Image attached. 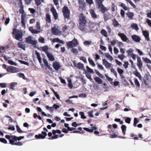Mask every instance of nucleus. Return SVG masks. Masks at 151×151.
<instances>
[{
  "instance_id": "obj_1",
  "label": "nucleus",
  "mask_w": 151,
  "mask_h": 151,
  "mask_svg": "<svg viewBox=\"0 0 151 151\" xmlns=\"http://www.w3.org/2000/svg\"><path fill=\"white\" fill-rule=\"evenodd\" d=\"M13 34L14 35L16 39L20 41H22L23 34L21 31L14 28L13 29Z\"/></svg>"
},
{
  "instance_id": "obj_2",
  "label": "nucleus",
  "mask_w": 151,
  "mask_h": 151,
  "mask_svg": "<svg viewBox=\"0 0 151 151\" xmlns=\"http://www.w3.org/2000/svg\"><path fill=\"white\" fill-rule=\"evenodd\" d=\"M86 18L82 14L80 15L79 19V27L81 30H84V27L86 24Z\"/></svg>"
},
{
  "instance_id": "obj_3",
  "label": "nucleus",
  "mask_w": 151,
  "mask_h": 151,
  "mask_svg": "<svg viewBox=\"0 0 151 151\" xmlns=\"http://www.w3.org/2000/svg\"><path fill=\"white\" fill-rule=\"evenodd\" d=\"M52 34L56 35H60L62 34V32L60 30L59 27L57 25H55L52 28Z\"/></svg>"
},
{
  "instance_id": "obj_4",
  "label": "nucleus",
  "mask_w": 151,
  "mask_h": 151,
  "mask_svg": "<svg viewBox=\"0 0 151 151\" xmlns=\"http://www.w3.org/2000/svg\"><path fill=\"white\" fill-rule=\"evenodd\" d=\"M4 68L6 69L8 72L11 73H16L19 71L17 68L12 66H9L6 68V65H5Z\"/></svg>"
},
{
  "instance_id": "obj_5",
  "label": "nucleus",
  "mask_w": 151,
  "mask_h": 151,
  "mask_svg": "<svg viewBox=\"0 0 151 151\" xmlns=\"http://www.w3.org/2000/svg\"><path fill=\"white\" fill-rule=\"evenodd\" d=\"M78 43L77 40L74 39L71 41L67 42L66 44L68 48H72L75 47Z\"/></svg>"
},
{
  "instance_id": "obj_6",
  "label": "nucleus",
  "mask_w": 151,
  "mask_h": 151,
  "mask_svg": "<svg viewBox=\"0 0 151 151\" xmlns=\"http://www.w3.org/2000/svg\"><path fill=\"white\" fill-rule=\"evenodd\" d=\"M62 11L65 18L68 19L69 17L70 11L68 7L66 6H64L63 8Z\"/></svg>"
},
{
  "instance_id": "obj_7",
  "label": "nucleus",
  "mask_w": 151,
  "mask_h": 151,
  "mask_svg": "<svg viewBox=\"0 0 151 151\" xmlns=\"http://www.w3.org/2000/svg\"><path fill=\"white\" fill-rule=\"evenodd\" d=\"M26 42L33 45H35L37 43V41L35 40L33 37L31 36H29L26 38Z\"/></svg>"
},
{
  "instance_id": "obj_8",
  "label": "nucleus",
  "mask_w": 151,
  "mask_h": 151,
  "mask_svg": "<svg viewBox=\"0 0 151 151\" xmlns=\"http://www.w3.org/2000/svg\"><path fill=\"white\" fill-rule=\"evenodd\" d=\"M103 64L104 65L106 68L109 69L112 67V64L109 63L105 59L102 60Z\"/></svg>"
},
{
  "instance_id": "obj_9",
  "label": "nucleus",
  "mask_w": 151,
  "mask_h": 151,
  "mask_svg": "<svg viewBox=\"0 0 151 151\" xmlns=\"http://www.w3.org/2000/svg\"><path fill=\"white\" fill-rule=\"evenodd\" d=\"M137 65L139 69L142 70V68L143 65V63L140 57H137Z\"/></svg>"
},
{
  "instance_id": "obj_10",
  "label": "nucleus",
  "mask_w": 151,
  "mask_h": 151,
  "mask_svg": "<svg viewBox=\"0 0 151 151\" xmlns=\"http://www.w3.org/2000/svg\"><path fill=\"white\" fill-rule=\"evenodd\" d=\"M118 35L121 38L122 40L124 42H126L128 40V38L123 33H119Z\"/></svg>"
},
{
  "instance_id": "obj_11",
  "label": "nucleus",
  "mask_w": 151,
  "mask_h": 151,
  "mask_svg": "<svg viewBox=\"0 0 151 151\" xmlns=\"http://www.w3.org/2000/svg\"><path fill=\"white\" fill-rule=\"evenodd\" d=\"M98 8L100 9L101 12L103 13H104L108 10V9L102 4V3L98 5Z\"/></svg>"
},
{
  "instance_id": "obj_12",
  "label": "nucleus",
  "mask_w": 151,
  "mask_h": 151,
  "mask_svg": "<svg viewBox=\"0 0 151 151\" xmlns=\"http://www.w3.org/2000/svg\"><path fill=\"white\" fill-rule=\"evenodd\" d=\"M132 38L133 40L136 42H139L141 40L140 37L136 35H132Z\"/></svg>"
},
{
  "instance_id": "obj_13",
  "label": "nucleus",
  "mask_w": 151,
  "mask_h": 151,
  "mask_svg": "<svg viewBox=\"0 0 151 151\" xmlns=\"http://www.w3.org/2000/svg\"><path fill=\"white\" fill-rule=\"evenodd\" d=\"M90 13L91 14V17L94 19L97 18L99 16L96 14L95 11L92 9L89 10Z\"/></svg>"
},
{
  "instance_id": "obj_14",
  "label": "nucleus",
  "mask_w": 151,
  "mask_h": 151,
  "mask_svg": "<svg viewBox=\"0 0 151 151\" xmlns=\"http://www.w3.org/2000/svg\"><path fill=\"white\" fill-rule=\"evenodd\" d=\"M50 11L52 13L55 19H57L58 18V14L55 9L54 7H52Z\"/></svg>"
},
{
  "instance_id": "obj_15",
  "label": "nucleus",
  "mask_w": 151,
  "mask_h": 151,
  "mask_svg": "<svg viewBox=\"0 0 151 151\" xmlns=\"http://www.w3.org/2000/svg\"><path fill=\"white\" fill-rule=\"evenodd\" d=\"M53 67L55 70H58L60 68V65L59 63L55 61L53 63Z\"/></svg>"
},
{
  "instance_id": "obj_16",
  "label": "nucleus",
  "mask_w": 151,
  "mask_h": 151,
  "mask_svg": "<svg viewBox=\"0 0 151 151\" xmlns=\"http://www.w3.org/2000/svg\"><path fill=\"white\" fill-rule=\"evenodd\" d=\"M41 50L44 52L46 54L49 52H48V50L49 49L48 47L47 46L45 45L43 47H41L40 48Z\"/></svg>"
},
{
  "instance_id": "obj_17",
  "label": "nucleus",
  "mask_w": 151,
  "mask_h": 151,
  "mask_svg": "<svg viewBox=\"0 0 151 151\" xmlns=\"http://www.w3.org/2000/svg\"><path fill=\"white\" fill-rule=\"evenodd\" d=\"M19 12L20 13H21L23 14V13L21 11H20ZM25 15H24V14H23L21 16V23L23 26L24 27L25 26Z\"/></svg>"
},
{
  "instance_id": "obj_18",
  "label": "nucleus",
  "mask_w": 151,
  "mask_h": 151,
  "mask_svg": "<svg viewBox=\"0 0 151 151\" xmlns=\"http://www.w3.org/2000/svg\"><path fill=\"white\" fill-rule=\"evenodd\" d=\"M117 71L121 77L122 78H124V76L123 75L124 72L123 70L119 68H117Z\"/></svg>"
},
{
  "instance_id": "obj_19",
  "label": "nucleus",
  "mask_w": 151,
  "mask_h": 151,
  "mask_svg": "<svg viewBox=\"0 0 151 151\" xmlns=\"http://www.w3.org/2000/svg\"><path fill=\"white\" fill-rule=\"evenodd\" d=\"M112 24L115 27H119V26H121V25L115 19L112 20Z\"/></svg>"
},
{
  "instance_id": "obj_20",
  "label": "nucleus",
  "mask_w": 151,
  "mask_h": 151,
  "mask_svg": "<svg viewBox=\"0 0 151 151\" xmlns=\"http://www.w3.org/2000/svg\"><path fill=\"white\" fill-rule=\"evenodd\" d=\"M47 55L50 60L53 61L55 60L54 57L51 53L49 52L47 53Z\"/></svg>"
},
{
  "instance_id": "obj_21",
  "label": "nucleus",
  "mask_w": 151,
  "mask_h": 151,
  "mask_svg": "<svg viewBox=\"0 0 151 151\" xmlns=\"http://www.w3.org/2000/svg\"><path fill=\"white\" fill-rule=\"evenodd\" d=\"M105 55L106 58L109 60L110 61H111L113 60V58L109 53H105Z\"/></svg>"
},
{
  "instance_id": "obj_22",
  "label": "nucleus",
  "mask_w": 151,
  "mask_h": 151,
  "mask_svg": "<svg viewBox=\"0 0 151 151\" xmlns=\"http://www.w3.org/2000/svg\"><path fill=\"white\" fill-rule=\"evenodd\" d=\"M94 80L98 84H101L103 83L102 80L98 77H95Z\"/></svg>"
},
{
  "instance_id": "obj_23",
  "label": "nucleus",
  "mask_w": 151,
  "mask_h": 151,
  "mask_svg": "<svg viewBox=\"0 0 151 151\" xmlns=\"http://www.w3.org/2000/svg\"><path fill=\"white\" fill-rule=\"evenodd\" d=\"M143 33L145 37V39L147 41L149 40V33L148 32L146 31H143Z\"/></svg>"
},
{
  "instance_id": "obj_24",
  "label": "nucleus",
  "mask_w": 151,
  "mask_h": 151,
  "mask_svg": "<svg viewBox=\"0 0 151 151\" xmlns=\"http://www.w3.org/2000/svg\"><path fill=\"white\" fill-rule=\"evenodd\" d=\"M133 73L136 76L138 77L140 80H142V77L140 73L138 71H136L134 72Z\"/></svg>"
},
{
  "instance_id": "obj_25",
  "label": "nucleus",
  "mask_w": 151,
  "mask_h": 151,
  "mask_svg": "<svg viewBox=\"0 0 151 151\" xmlns=\"http://www.w3.org/2000/svg\"><path fill=\"white\" fill-rule=\"evenodd\" d=\"M35 54L36 55L37 58V59H38L39 63H42V59L41 58V56L40 55V54L39 52H37V51H36L35 52Z\"/></svg>"
},
{
  "instance_id": "obj_26",
  "label": "nucleus",
  "mask_w": 151,
  "mask_h": 151,
  "mask_svg": "<svg viewBox=\"0 0 151 151\" xmlns=\"http://www.w3.org/2000/svg\"><path fill=\"white\" fill-rule=\"evenodd\" d=\"M29 30L33 34H37L38 32L37 30L34 29L33 27H29Z\"/></svg>"
},
{
  "instance_id": "obj_27",
  "label": "nucleus",
  "mask_w": 151,
  "mask_h": 151,
  "mask_svg": "<svg viewBox=\"0 0 151 151\" xmlns=\"http://www.w3.org/2000/svg\"><path fill=\"white\" fill-rule=\"evenodd\" d=\"M18 47L20 48H21L22 49L25 50V46L24 45L23 42H19L18 43Z\"/></svg>"
},
{
  "instance_id": "obj_28",
  "label": "nucleus",
  "mask_w": 151,
  "mask_h": 151,
  "mask_svg": "<svg viewBox=\"0 0 151 151\" xmlns=\"http://www.w3.org/2000/svg\"><path fill=\"white\" fill-rule=\"evenodd\" d=\"M47 133L44 132H42L41 134H40V136L41 137V139H44L47 136Z\"/></svg>"
},
{
  "instance_id": "obj_29",
  "label": "nucleus",
  "mask_w": 151,
  "mask_h": 151,
  "mask_svg": "<svg viewBox=\"0 0 151 151\" xmlns=\"http://www.w3.org/2000/svg\"><path fill=\"white\" fill-rule=\"evenodd\" d=\"M17 82H12L10 83L9 88L14 89V87L17 85Z\"/></svg>"
},
{
  "instance_id": "obj_30",
  "label": "nucleus",
  "mask_w": 151,
  "mask_h": 151,
  "mask_svg": "<svg viewBox=\"0 0 151 151\" xmlns=\"http://www.w3.org/2000/svg\"><path fill=\"white\" fill-rule=\"evenodd\" d=\"M77 67H78L79 69H82L83 70L84 69V66L83 65L80 63H78Z\"/></svg>"
},
{
  "instance_id": "obj_31",
  "label": "nucleus",
  "mask_w": 151,
  "mask_h": 151,
  "mask_svg": "<svg viewBox=\"0 0 151 151\" xmlns=\"http://www.w3.org/2000/svg\"><path fill=\"white\" fill-rule=\"evenodd\" d=\"M133 50L132 49H130L127 51L128 56H130L133 53Z\"/></svg>"
},
{
  "instance_id": "obj_32",
  "label": "nucleus",
  "mask_w": 151,
  "mask_h": 151,
  "mask_svg": "<svg viewBox=\"0 0 151 151\" xmlns=\"http://www.w3.org/2000/svg\"><path fill=\"white\" fill-rule=\"evenodd\" d=\"M46 21L48 23H50L51 22V20L50 19V15L48 14H47L46 15Z\"/></svg>"
},
{
  "instance_id": "obj_33",
  "label": "nucleus",
  "mask_w": 151,
  "mask_h": 151,
  "mask_svg": "<svg viewBox=\"0 0 151 151\" xmlns=\"http://www.w3.org/2000/svg\"><path fill=\"white\" fill-rule=\"evenodd\" d=\"M121 129H122V133L124 135L125 134V132L126 131V127L124 125H123L121 126Z\"/></svg>"
},
{
  "instance_id": "obj_34",
  "label": "nucleus",
  "mask_w": 151,
  "mask_h": 151,
  "mask_svg": "<svg viewBox=\"0 0 151 151\" xmlns=\"http://www.w3.org/2000/svg\"><path fill=\"white\" fill-rule=\"evenodd\" d=\"M95 71L96 73L98 75V76L101 78H104V76L101 73H100L98 70L95 69Z\"/></svg>"
},
{
  "instance_id": "obj_35",
  "label": "nucleus",
  "mask_w": 151,
  "mask_h": 151,
  "mask_svg": "<svg viewBox=\"0 0 151 151\" xmlns=\"http://www.w3.org/2000/svg\"><path fill=\"white\" fill-rule=\"evenodd\" d=\"M9 48V47L6 46V47H0V52H3L6 49H7Z\"/></svg>"
},
{
  "instance_id": "obj_36",
  "label": "nucleus",
  "mask_w": 151,
  "mask_h": 151,
  "mask_svg": "<svg viewBox=\"0 0 151 151\" xmlns=\"http://www.w3.org/2000/svg\"><path fill=\"white\" fill-rule=\"evenodd\" d=\"M142 59L145 63H150L151 64V60L150 59L147 58H142Z\"/></svg>"
},
{
  "instance_id": "obj_37",
  "label": "nucleus",
  "mask_w": 151,
  "mask_h": 151,
  "mask_svg": "<svg viewBox=\"0 0 151 151\" xmlns=\"http://www.w3.org/2000/svg\"><path fill=\"white\" fill-rule=\"evenodd\" d=\"M17 75L20 78H22L24 79H25L26 78L24 73H20L17 74Z\"/></svg>"
},
{
  "instance_id": "obj_38",
  "label": "nucleus",
  "mask_w": 151,
  "mask_h": 151,
  "mask_svg": "<svg viewBox=\"0 0 151 151\" xmlns=\"http://www.w3.org/2000/svg\"><path fill=\"white\" fill-rule=\"evenodd\" d=\"M86 68L88 72L87 73H94V71L93 70L90 68L88 66H86Z\"/></svg>"
},
{
  "instance_id": "obj_39",
  "label": "nucleus",
  "mask_w": 151,
  "mask_h": 151,
  "mask_svg": "<svg viewBox=\"0 0 151 151\" xmlns=\"http://www.w3.org/2000/svg\"><path fill=\"white\" fill-rule=\"evenodd\" d=\"M8 63L10 65H13L15 66H17V64L12 60H8Z\"/></svg>"
},
{
  "instance_id": "obj_40",
  "label": "nucleus",
  "mask_w": 151,
  "mask_h": 151,
  "mask_svg": "<svg viewBox=\"0 0 151 151\" xmlns=\"http://www.w3.org/2000/svg\"><path fill=\"white\" fill-rule=\"evenodd\" d=\"M101 34L104 36L107 37V33L106 31L104 29H103L101 31Z\"/></svg>"
},
{
  "instance_id": "obj_41",
  "label": "nucleus",
  "mask_w": 151,
  "mask_h": 151,
  "mask_svg": "<svg viewBox=\"0 0 151 151\" xmlns=\"http://www.w3.org/2000/svg\"><path fill=\"white\" fill-rule=\"evenodd\" d=\"M128 17L130 19H132L133 18L134 15L133 13L132 12H129L127 13Z\"/></svg>"
},
{
  "instance_id": "obj_42",
  "label": "nucleus",
  "mask_w": 151,
  "mask_h": 151,
  "mask_svg": "<svg viewBox=\"0 0 151 151\" xmlns=\"http://www.w3.org/2000/svg\"><path fill=\"white\" fill-rule=\"evenodd\" d=\"M131 27L133 29L136 30H137L138 29V27L137 24H133L131 25Z\"/></svg>"
},
{
  "instance_id": "obj_43",
  "label": "nucleus",
  "mask_w": 151,
  "mask_h": 151,
  "mask_svg": "<svg viewBox=\"0 0 151 151\" xmlns=\"http://www.w3.org/2000/svg\"><path fill=\"white\" fill-rule=\"evenodd\" d=\"M88 61L89 63L92 66L94 67L95 66L96 64H95L94 62L92 60L89 58L88 59Z\"/></svg>"
},
{
  "instance_id": "obj_44",
  "label": "nucleus",
  "mask_w": 151,
  "mask_h": 151,
  "mask_svg": "<svg viewBox=\"0 0 151 151\" xmlns=\"http://www.w3.org/2000/svg\"><path fill=\"white\" fill-rule=\"evenodd\" d=\"M92 44L91 41H86L84 42V44L85 45H91Z\"/></svg>"
},
{
  "instance_id": "obj_45",
  "label": "nucleus",
  "mask_w": 151,
  "mask_h": 151,
  "mask_svg": "<svg viewBox=\"0 0 151 151\" xmlns=\"http://www.w3.org/2000/svg\"><path fill=\"white\" fill-rule=\"evenodd\" d=\"M79 114L81 116V118L82 119H85L86 118V117L85 116L83 112L82 111L80 112Z\"/></svg>"
},
{
  "instance_id": "obj_46",
  "label": "nucleus",
  "mask_w": 151,
  "mask_h": 151,
  "mask_svg": "<svg viewBox=\"0 0 151 151\" xmlns=\"http://www.w3.org/2000/svg\"><path fill=\"white\" fill-rule=\"evenodd\" d=\"M86 76L90 80V81H91L92 80V79L91 78V75L89 73L86 72Z\"/></svg>"
},
{
  "instance_id": "obj_47",
  "label": "nucleus",
  "mask_w": 151,
  "mask_h": 151,
  "mask_svg": "<svg viewBox=\"0 0 151 151\" xmlns=\"http://www.w3.org/2000/svg\"><path fill=\"white\" fill-rule=\"evenodd\" d=\"M38 40L40 42L42 43H45L44 38L41 37H40L38 39Z\"/></svg>"
},
{
  "instance_id": "obj_48",
  "label": "nucleus",
  "mask_w": 151,
  "mask_h": 151,
  "mask_svg": "<svg viewBox=\"0 0 151 151\" xmlns=\"http://www.w3.org/2000/svg\"><path fill=\"white\" fill-rule=\"evenodd\" d=\"M118 57L122 60H123L125 57V56L123 54H119L118 55Z\"/></svg>"
},
{
  "instance_id": "obj_49",
  "label": "nucleus",
  "mask_w": 151,
  "mask_h": 151,
  "mask_svg": "<svg viewBox=\"0 0 151 151\" xmlns=\"http://www.w3.org/2000/svg\"><path fill=\"white\" fill-rule=\"evenodd\" d=\"M36 28L37 30L39 31L40 29V23L39 22H37L36 25Z\"/></svg>"
},
{
  "instance_id": "obj_50",
  "label": "nucleus",
  "mask_w": 151,
  "mask_h": 151,
  "mask_svg": "<svg viewBox=\"0 0 151 151\" xmlns=\"http://www.w3.org/2000/svg\"><path fill=\"white\" fill-rule=\"evenodd\" d=\"M97 67L99 70H104V67L102 65L99 63L97 64Z\"/></svg>"
},
{
  "instance_id": "obj_51",
  "label": "nucleus",
  "mask_w": 151,
  "mask_h": 151,
  "mask_svg": "<svg viewBox=\"0 0 151 151\" xmlns=\"http://www.w3.org/2000/svg\"><path fill=\"white\" fill-rule=\"evenodd\" d=\"M16 129L18 132L19 133H22L23 132L18 125H16Z\"/></svg>"
},
{
  "instance_id": "obj_52",
  "label": "nucleus",
  "mask_w": 151,
  "mask_h": 151,
  "mask_svg": "<svg viewBox=\"0 0 151 151\" xmlns=\"http://www.w3.org/2000/svg\"><path fill=\"white\" fill-rule=\"evenodd\" d=\"M111 71L115 75V76H116V77H117V73L116 71L113 68H111Z\"/></svg>"
},
{
  "instance_id": "obj_53",
  "label": "nucleus",
  "mask_w": 151,
  "mask_h": 151,
  "mask_svg": "<svg viewBox=\"0 0 151 151\" xmlns=\"http://www.w3.org/2000/svg\"><path fill=\"white\" fill-rule=\"evenodd\" d=\"M72 52L74 53L77 54L78 52V51L77 49L75 48H73L71 50Z\"/></svg>"
},
{
  "instance_id": "obj_54",
  "label": "nucleus",
  "mask_w": 151,
  "mask_h": 151,
  "mask_svg": "<svg viewBox=\"0 0 151 151\" xmlns=\"http://www.w3.org/2000/svg\"><path fill=\"white\" fill-rule=\"evenodd\" d=\"M18 61L20 62V63L21 64H24L27 65H29V63L26 62H25L22 60H19Z\"/></svg>"
},
{
  "instance_id": "obj_55",
  "label": "nucleus",
  "mask_w": 151,
  "mask_h": 151,
  "mask_svg": "<svg viewBox=\"0 0 151 151\" xmlns=\"http://www.w3.org/2000/svg\"><path fill=\"white\" fill-rule=\"evenodd\" d=\"M134 83L138 87L140 86V84L138 80L136 78L134 79Z\"/></svg>"
},
{
  "instance_id": "obj_56",
  "label": "nucleus",
  "mask_w": 151,
  "mask_h": 151,
  "mask_svg": "<svg viewBox=\"0 0 151 151\" xmlns=\"http://www.w3.org/2000/svg\"><path fill=\"white\" fill-rule=\"evenodd\" d=\"M105 76L107 79L109 81H112L113 79L109 77L106 74H105Z\"/></svg>"
},
{
  "instance_id": "obj_57",
  "label": "nucleus",
  "mask_w": 151,
  "mask_h": 151,
  "mask_svg": "<svg viewBox=\"0 0 151 151\" xmlns=\"http://www.w3.org/2000/svg\"><path fill=\"white\" fill-rule=\"evenodd\" d=\"M0 141L5 144L7 143V141L4 138H0Z\"/></svg>"
},
{
  "instance_id": "obj_58",
  "label": "nucleus",
  "mask_w": 151,
  "mask_h": 151,
  "mask_svg": "<svg viewBox=\"0 0 151 151\" xmlns=\"http://www.w3.org/2000/svg\"><path fill=\"white\" fill-rule=\"evenodd\" d=\"M128 2H129L130 5L133 7L135 8V6L134 4L131 1V0H126Z\"/></svg>"
},
{
  "instance_id": "obj_59",
  "label": "nucleus",
  "mask_w": 151,
  "mask_h": 151,
  "mask_svg": "<svg viewBox=\"0 0 151 151\" xmlns=\"http://www.w3.org/2000/svg\"><path fill=\"white\" fill-rule=\"evenodd\" d=\"M15 145H16L17 146H22L23 145V144L21 142H16L14 143V144Z\"/></svg>"
},
{
  "instance_id": "obj_60",
  "label": "nucleus",
  "mask_w": 151,
  "mask_h": 151,
  "mask_svg": "<svg viewBox=\"0 0 151 151\" xmlns=\"http://www.w3.org/2000/svg\"><path fill=\"white\" fill-rule=\"evenodd\" d=\"M83 129L87 131V132H93V129H89L88 128H86V127H84L83 128Z\"/></svg>"
},
{
  "instance_id": "obj_61",
  "label": "nucleus",
  "mask_w": 151,
  "mask_h": 151,
  "mask_svg": "<svg viewBox=\"0 0 151 151\" xmlns=\"http://www.w3.org/2000/svg\"><path fill=\"white\" fill-rule=\"evenodd\" d=\"M35 1L37 6L40 5L41 4V0H35Z\"/></svg>"
},
{
  "instance_id": "obj_62",
  "label": "nucleus",
  "mask_w": 151,
  "mask_h": 151,
  "mask_svg": "<svg viewBox=\"0 0 151 151\" xmlns=\"http://www.w3.org/2000/svg\"><path fill=\"white\" fill-rule=\"evenodd\" d=\"M137 119L136 118H135L134 119V122L133 125L134 126L136 127L137 125Z\"/></svg>"
},
{
  "instance_id": "obj_63",
  "label": "nucleus",
  "mask_w": 151,
  "mask_h": 151,
  "mask_svg": "<svg viewBox=\"0 0 151 151\" xmlns=\"http://www.w3.org/2000/svg\"><path fill=\"white\" fill-rule=\"evenodd\" d=\"M93 111H91L88 112V115L90 117H93Z\"/></svg>"
},
{
  "instance_id": "obj_64",
  "label": "nucleus",
  "mask_w": 151,
  "mask_h": 151,
  "mask_svg": "<svg viewBox=\"0 0 151 151\" xmlns=\"http://www.w3.org/2000/svg\"><path fill=\"white\" fill-rule=\"evenodd\" d=\"M146 22L150 27H151V21L150 20L147 19L146 20Z\"/></svg>"
}]
</instances>
